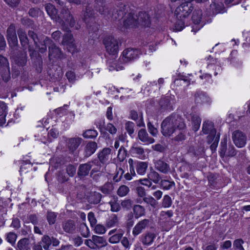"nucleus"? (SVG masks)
Instances as JSON below:
<instances>
[{"label":"nucleus","mask_w":250,"mask_h":250,"mask_svg":"<svg viewBox=\"0 0 250 250\" xmlns=\"http://www.w3.org/2000/svg\"><path fill=\"white\" fill-rule=\"evenodd\" d=\"M130 118L134 121H136L138 119H140L139 123L138 124V126H145V124L143 121V115L142 113H140L139 115L136 111L131 110L130 113Z\"/></svg>","instance_id":"a19ab883"},{"label":"nucleus","mask_w":250,"mask_h":250,"mask_svg":"<svg viewBox=\"0 0 250 250\" xmlns=\"http://www.w3.org/2000/svg\"><path fill=\"white\" fill-rule=\"evenodd\" d=\"M14 62L20 66L25 65L27 62L26 53L25 52H19L13 57Z\"/></svg>","instance_id":"b1692460"},{"label":"nucleus","mask_w":250,"mask_h":250,"mask_svg":"<svg viewBox=\"0 0 250 250\" xmlns=\"http://www.w3.org/2000/svg\"><path fill=\"white\" fill-rule=\"evenodd\" d=\"M58 180L61 183H64L69 180V178L62 171H60L57 173Z\"/></svg>","instance_id":"680f3d73"},{"label":"nucleus","mask_w":250,"mask_h":250,"mask_svg":"<svg viewBox=\"0 0 250 250\" xmlns=\"http://www.w3.org/2000/svg\"><path fill=\"white\" fill-rule=\"evenodd\" d=\"M172 201L171 198L168 195H165L162 200L161 203L162 207L168 208L171 206Z\"/></svg>","instance_id":"09e8293b"},{"label":"nucleus","mask_w":250,"mask_h":250,"mask_svg":"<svg viewBox=\"0 0 250 250\" xmlns=\"http://www.w3.org/2000/svg\"><path fill=\"white\" fill-rule=\"evenodd\" d=\"M113 189V185L110 182L106 183L99 188V190H101L103 193L105 194H111L112 192Z\"/></svg>","instance_id":"4c0bfd02"},{"label":"nucleus","mask_w":250,"mask_h":250,"mask_svg":"<svg viewBox=\"0 0 250 250\" xmlns=\"http://www.w3.org/2000/svg\"><path fill=\"white\" fill-rule=\"evenodd\" d=\"M228 147H227V146L226 141H225L224 142H222L220 151V155L222 158H223L226 155V154L228 151Z\"/></svg>","instance_id":"0e129e2a"},{"label":"nucleus","mask_w":250,"mask_h":250,"mask_svg":"<svg viewBox=\"0 0 250 250\" xmlns=\"http://www.w3.org/2000/svg\"><path fill=\"white\" fill-rule=\"evenodd\" d=\"M106 51L112 55L116 54L119 50V42L115 38L109 36L104 40Z\"/></svg>","instance_id":"20e7f679"},{"label":"nucleus","mask_w":250,"mask_h":250,"mask_svg":"<svg viewBox=\"0 0 250 250\" xmlns=\"http://www.w3.org/2000/svg\"><path fill=\"white\" fill-rule=\"evenodd\" d=\"M224 4L221 2H212L210 5V10L213 14H216L223 11Z\"/></svg>","instance_id":"c85d7f7f"},{"label":"nucleus","mask_w":250,"mask_h":250,"mask_svg":"<svg viewBox=\"0 0 250 250\" xmlns=\"http://www.w3.org/2000/svg\"><path fill=\"white\" fill-rule=\"evenodd\" d=\"M126 156L127 151L125 148L124 146H122L118 151L117 159L120 162H123L125 159Z\"/></svg>","instance_id":"8fccbe9b"},{"label":"nucleus","mask_w":250,"mask_h":250,"mask_svg":"<svg viewBox=\"0 0 250 250\" xmlns=\"http://www.w3.org/2000/svg\"><path fill=\"white\" fill-rule=\"evenodd\" d=\"M232 138L235 145L238 147H243L246 144L247 137L242 131L236 130L232 133Z\"/></svg>","instance_id":"0eeeda50"},{"label":"nucleus","mask_w":250,"mask_h":250,"mask_svg":"<svg viewBox=\"0 0 250 250\" xmlns=\"http://www.w3.org/2000/svg\"><path fill=\"white\" fill-rule=\"evenodd\" d=\"M244 243V242L242 239H236L233 242V247L236 250H244V248L243 247Z\"/></svg>","instance_id":"4d7b16f0"},{"label":"nucleus","mask_w":250,"mask_h":250,"mask_svg":"<svg viewBox=\"0 0 250 250\" xmlns=\"http://www.w3.org/2000/svg\"><path fill=\"white\" fill-rule=\"evenodd\" d=\"M97 148V144L95 142H88L85 146V156L88 157L93 154Z\"/></svg>","instance_id":"cd10ccee"},{"label":"nucleus","mask_w":250,"mask_h":250,"mask_svg":"<svg viewBox=\"0 0 250 250\" xmlns=\"http://www.w3.org/2000/svg\"><path fill=\"white\" fill-rule=\"evenodd\" d=\"M123 236V233H118L111 236L109 239V242L111 243L114 244L118 243Z\"/></svg>","instance_id":"bf43d9fd"},{"label":"nucleus","mask_w":250,"mask_h":250,"mask_svg":"<svg viewBox=\"0 0 250 250\" xmlns=\"http://www.w3.org/2000/svg\"><path fill=\"white\" fill-rule=\"evenodd\" d=\"M193 9L192 3L183 2L176 8L175 15L177 19H185L189 15Z\"/></svg>","instance_id":"7ed1b4c3"},{"label":"nucleus","mask_w":250,"mask_h":250,"mask_svg":"<svg viewBox=\"0 0 250 250\" xmlns=\"http://www.w3.org/2000/svg\"><path fill=\"white\" fill-rule=\"evenodd\" d=\"M143 201L146 203L147 204L150 205L152 208H157L158 206V202L156 201V200L151 197V196H147L145 197L143 199Z\"/></svg>","instance_id":"c03bdc74"},{"label":"nucleus","mask_w":250,"mask_h":250,"mask_svg":"<svg viewBox=\"0 0 250 250\" xmlns=\"http://www.w3.org/2000/svg\"><path fill=\"white\" fill-rule=\"evenodd\" d=\"M171 98L169 96L162 97L159 103L160 109L162 111L171 110L172 109Z\"/></svg>","instance_id":"dca6fc26"},{"label":"nucleus","mask_w":250,"mask_h":250,"mask_svg":"<svg viewBox=\"0 0 250 250\" xmlns=\"http://www.w3.org/2000/svg\"><path fill=\"white\" fill-rule=\"evenodd\" d=\"M131 152L137 155L140 159H144L145 158V151L143 148L139 146H133L130 149Z\"/></svg>","instance_id":"e433bc0d"},{"label":"nucleus","mask_w":250,"mask_h":250,"mask_svg":"<svg viewBox=\"0 0 250 250\" xmlns=\"http://www.w3.org/2000/svg\"><path fill=\"white\" fill-rule=\"evenodd\" d=\"M191 121L194 124V128L195 130H198L201 121L200 117L197 115L193 114L191 115Z\"/></svg>","instance_id":"864d4df0"},{"label":"nucleus","mask_w":250,"mask_h":250,"mask_svg":"<svg viewBox=\"0 0 250 250\" xmlns=\"http://www.w3.org/2000/svg\"><path fill=\"white\" fill-rule=\"evenodd\" d=\"M160 185L163 189L168 190L175 186V183L167 180H162Z\"/></svg>","instance_id":"49530a36"},{"label":"nucleus","mask_w":250,"mask_h":250,"mask_svg":"<svg viewBox=\"0 0 250 250\" xmlns=\"http://www.w3.org/2000/svg\"><path fill=\"white\" fill-rule=\"evenodd\" d=\"M195 101L197 103L203 104L209 102V98L204 93H196Z\"/></svg>","instance_id":"37998d69"},{"label":"nucleus","mask_w":250,"mask_h":250,"mask_svg":"<svg viewBox=\"0 0 250 250\" xmlns=\"http://www.w3.org/2000/svg\"><path fill=\"white\" fill-rule=\"evenodd\" d=\"M180 131L179 134L176 135L175 137L172 139V142H175L176 143H179V142L184 140L186 138L185 133L184 130H179Z\"/></svg>","instance_id":"603ef678"},{"label":"nucleus","mask_w":250,"mask_h":250,"mask_svg":"<svg viewBox=\"0 0 250 250\" xmlns=\"http://www.w3.org/2000/svg\"><path fill=\"white\" fill-rule=\"evenodd\" d=\"M137 19V26L139 25L149 26L150 24V18L148 14L144 12H140L138 15H136Z\"/></svg>","instance_id":"2eb2a0df"},{"label":"nucleus","mask_w":250,"mask_h":250,"mask_svg":"<svg viewBox=\"0 0 250 250\" xmlns=\"http://www.w3.org/2000/svg\"><path fill=\"white\" fill-rule=\"evenodd\" d=\"M92 238L97 247V249L104 247L107 244L106 240L103 237L93 235Z\"/></svg>","instance_id":"ea45409f"},{"label":"nucleus","mask_w":250,"mask_h":250,"mask_svg":"<svg viewBox=\"0 0 250 250\" xmlns=\"http://www.w3.org/2000/svg\"><path fill=\"white\" fill-rule=\"evenodd\" d=\"M58 19L56 21L62 22V25L66 26L64 23L63 20L67 22L71 27H74L75 25V21L73 16L71 14L68 9L64 7L61 11L60 15L58 16Z\"/></svg>","instance_id":"39448f33"},{"label":"nucleus","mask_w":250,"mask_h":250,"mask_svg":"<svg viewBox=\"0 0 250 250\" xmlns=\"http://www.w3.org/2000/svg\"><path fill=\"white\" fill-rule=\"evenodd\" d=\"M140 54L139 50L137 49L127 48L122 53V60L125 62H127L137 58Z\"/></svg>","instance_id":"6e6552de"},{"label":"nucleus","mask_w":250,"mask_h":250,"mask_svg":"<svg viewBox=\"0 0 250 250\" xmlns=\"http://www.w3.org/2000/svg\"><path fill=\"white\" fill-rule=\"evenodd\" d=\"M203 133L208 134L209 133L216 134V130L214 128V124L210 121H206L204 122L202 127Z\"/></svg>","instance_id":"393cba45"},{"label":"nucleus","mask_w":250,"mask_h":250,"mask_svg":"<svg viewBox=\"0 0 250 250\" xmlns=\"http://www.w3.org/2000/svg\"><path fill=\"white\" fill-rule=\"evenodd\" d=\"M7 39L9 44L15 46L18 43L16 27L14 24H11L7 29Z\"/></svg>","instance_id":"f8f14e48"},{"label":"nucleus","mask_w":250,"mask_h":250,"mask_svg":"<svg viewBox=\"0 0 250 250\" xmlns=\"http://www.w3.org/2000/svg\"><path fill=\"white\" fill-rule=\"evenodd\" d=\"M147 177L151 182L157 184L161 179L160 174L155 170H151L147 175Z\"/></svg>","instance_id":"79ce46f5"},{"label":"nucleus","mask_w":250,"mask_h":250,"mask_svg":"<svg viewBox=\"0 0 250 250\" xmlns=\"http://www.w3.org/2000/svg\"><path fill=\"white\" fill-rule=\"evenodd\" d=\"M191 167L190 165L185 164L182 166L179 170L181 173L180 176L182 178H188L189 176V172L191 171Z\"/></svg>","instance_id":"f704fd0d"},{"label":"nucleus","mask_w":250,"mask_h":250,"mask_svg":"<svg viewBox=\"0 0 250 250\" xmlns=\"http://www.w3.org/2000/svg\"><path fill=\"white\" fill-rule=\"evenodd\" d=\"M40 243L45 250H49V247L51 244L54 247L57 246L59 245L60 241L56 238L50 237L48 235H45L42 236Z\"/></svg>","instance_id":"9d476101"},{"label":"nucleus","mask_w":250,"mask_h":250,"mask_svg":"<svg viewBox=\"0 0 250 250\" xmlns=\"http://www.w3.org/2000/svg\"><path fill=\"white\" fill-rule=\"evenodd\" d=\"M64 45L66 46V48L69 52L73 53L76 51V45L74 43V40L72 42H69L68 43L64 44Z\"/></svg>","instance_id":"774afa93"},{"label":"nucleus","mask_w":250,"mask_h":250,"mask_svg":"<svg viewBox=\"0 0 250 250\" xmlns=\"http://www.w3.org/2000/svg\"><path fill=\"white\" fill-rule=\"evenodd\" d=\"M155 168L158 171L167 174L170 171L169 166L164 161L158 160L154 163Z\"/></svg>","instance_id":"412c9836"},{"label":"nucleus","mask_w":250,"mask_h":250,"mask_svg":"<svg viewBox=\"0 0 250 250\" xmlns=\"http://www.w3.org/2000/svg\"><path fill=\"white\" fill-rule=\"evenodd\" d=\"M129 191V188L125 185L121 186L117 190V194L120 197L126 196Z\"/></svg>","instance_id":"de8ad7c7"},{"label":"nucleus","mask_w":250,"mask_h":250,"mask_svg":"<svg viewBox=\"0 0 250 250\" xmlns=\"http://www.w3.org/2000/svg\"><path fill=\"white\" fill-rule=\"evenodd\" d=\"M62 228L66 232L73 233L76 229L75 222L73 220H68L63 224Z\"/></svg>","instance_id":"473e14b6"},{"label":"nucleus","mask_w":250,"mask_h":250,"mask_svg":"<svg viewBox=\"0 0 250 250\" xmlns=\"http://www.w3.org/2000/svg\"><path fill=\"white\" fill-rule=\"evenodd\" d=\"M57 214L53 211H48L46 213V219L50 225L55 224Z\"/></svg>","instance_id":"a18cd8bd"},{"label":"nucleus","mask_w":250,"mask_h":250,"mask_svg":"<svg viewBox=\"0 0 250 250\" xmlns=\"http://www.w3.org/2000/svg\"><path fill=\"white\" fill-rule=\"evenodd\" d=\"M173 211L171 210L167 211H162L160 213L158 223L164 227L165 224L169 221L170 218L173 216Z\"/></svg>","instance_id":"f3484780"},{"label":"nucleus","mask_w":250,"mask_h":250,"mask_svg":"<svg viewBox=\"0 0 250 250\" xmlns=\"http://www.w3.org/2000/svg\"><path fill=\"white\" fill-rule=\"evenodd\" d=\"M108 63L109 64V70L110 71H113L114 70H116L117 71H119L120 70H122L123 69V66H118L117 65V61L114 60H111L108 61Z\"/></svg>","instance_id":"3c124183"},{"label":"nucleus","mask_w":250,"mask_h":250,"mask_svg":"<svg viewBox=\"0 0 250 250\" xmlns=\"http://www.w3.org/2000/svg\"><path fill=\"white\" fill-rule=\"evenodd\" d=\"M105 0H95L97 4L96 6V10L102 15L104 18L111 21L120 20L124 16L125 12L126 6L123 5L121 7L122 9L115 10L113 6L110 4H105Z\"/></svg>","instance_id":"f03ea898"},{"label":"nucleus","mask_w":250,"mask_h":250,"mask_svg":"<svg viewBox=\"0 0 250 250\" xmlns=\"http://www.w3.org/2000/svg\"><path fill=\"white\" fill-rule=\"evenodd\" d=\"M133 211L136 218H139L145 216L146 210L144 207L139 205H135L133 206Z\"/></svg>","instance_id":"2f4dec72"},{"label":"nucleus","mask_w":250,"mask_h":250,"mask_svg":"<svg viewBox=\"0 0 250 250\" xmlns=\"http://www.w3.org/2000/svg\"><path fill=\"white\" fill-rule=\"evenodd\" d=\"M92 164H95V161H92L87 163L80 165L77 172L79 177L81 178L88 175L90 170L92 168Z\"/></svg>","instance_id":"4468645a"},{"label":"nucleus","mask_w":250,"mask_h":250,"mask_svg":"<svg viewBox=\"0 0 250 250\" xmlns=\"http://www.w3.org/2000/svg\"><path fill=\"white\" fill-rule=\"evenodd\" d=\"M134 224L133 214L132 212L129 213L127 215L126 225L127 228H131Z\"/></svg>","instance_id":"e2e57ef3"},{"label":"nucleus","mask_w":250,"mask_h":250,"mask_svg":"<svg viewBox=\"0 0 250 250\" xmlns=\"http://www.w3.org/2000/svg\"><path fill=\"white\" fill-rule=\"evenodd\" d=\"M83 139L80 137L71 138L67 140V145L71 151H74L81 144Z\"/></svg>","instance_id":"4be33fe9"},{"label":"nucleus","mask_w":250,"mask_h":250,"mask_svg":"<svg viewBox=\"0 0 250 250\" xmlns=\"http://www.w3.org/2000/svg\"><path fill=\"white\" fill-rule=\"evenodd\" d=\"M45 8L48 15L53 20H55L56 21L58 19V11L55 7L51 3H47L45 5Z\"/></svg>","instance_id":"a878e982"},{"label":"nucleus","mask_w":250,"mask_h":250,"mask_svg":"<svg viewBox=\"0 0 250 250\" xmlns=\"http://www.w3.org/2000/svg\"><path fill=\"white\" fill-rule=\"evenodd\" d=\"M52 43V41L49 38L46 37L43 41V44H42V46L39 47V51L41 53H43L47 50L46 45H50Z\"/></svg>","instance_id":"5fc2aeb1"},{"label":"nucleus","mask_w":250,"mask_h":250,"mask_svg":"<svg viewBox=\"0 0 250 250\" xmlns=\"http://www.w3.org/2000/svg\"><path fill=\"white\" fill-rule=\"evenodd\" d=\"M17 33L21 45L23 47L27 46L28 44L29 41L25 31L22 29L20 28L18 30Z\"/></svg>","instance_id":"c756f323"},{"label":"nucleus","mask_w":250,"mask_h":250,"mask_svg":"<svg viewBox=\"0 0 250 250\" xmlns=\"http://www.w3.org/2000/svg\"><path fill=\"white\" fill-rule=\"evenodd\" d=\"M49 57L55 58H61L62 55L60 48L57 47L53 42L48 47Z\"/></svg>","instance_id":"5701e85b"},{"label":"nucleus","mask_w":250,"mask_h":250,"mask_svg":"<svg viewBox=\"0 0 250 250\" xmlns=\"http://www.w3.org/2000/svg\"><path fill=\"white\" fill-rule=\"evenodd\" d=\"M134 124L131 122H128L125 125V128L128 134L131 136L134 133Z\"/></svg>","instance_id":"69168bd1"},{"label":"nucleus","mask_w":250,"mask_h":250,"mask_svg":"<svg viewBox=\"0 0 250 250\" xmlns=\"http://www.w3.org/2000/svg\"><path fill=\"white\" fill-rule=\"evenodd\" d=\"M155 235L150 232H147L144 234L142 237V242L144 245H149L153 241Z\"/></svg>","instance_id":"72a5a7b5"},{"label":"nucleus","mask_w":250,"mask_h":250,"mask_svg":"<svg viewBox=\"0 0 250 250\" xmlns=\"http://www.w3.org/2000/svg\"><path fill=\"white\" fill-rule=\"evenodd\" d=\"M111 151L110 148L105 147L99 153L98 158L102 163L104 164L108 161Z\"/></svg>","instance_id":"bb28decb"},{"label":"nucleus","mask_w":250,"mask_h":250,"mask_svg":"<svg viewBox=\"0 0 250 250\" xmlns=\"http://www.w3.org/2000/svg\"><path fill=\"white\" fill-rule=\"evenodd\" d=\"M61 29L66 32V33L63 36L62 41V44L63 45L74 40L72 35L69 32V29L67 26L62 25Z\"/></svg>","instance_id":"7c9ffc66"},{"label":"nucleus","mask_w":250,"mask_h":250,"mask_svg":"<svg viewBox=\"0 0 250 250\" xmlns=\"http://www.w3.org/2000/svg\"><path fill=\"white\" fill-rule=\"evenodd\" d=\"M136 15L132 12L128 13L124 20V25L125 27L137 26Z\"/></svg>","instance_id":"6ab92c4d"},{"label":"nucleus","mask_w":250,"mask_h":250,"mask_svg":"<svg viewBox=\"0 0 250 250\" xmlns=\"http://www.w3.org/2000/svg\"><path fill=\"white\" fill-rule=\"evenodd\" d=\"M132 204L133 201L130 199H125L121 203L122 208L127 210H129L132 208Z\"/></svg>","instance_id":"13d9d810"},{"label":"nucleus","mask_w":250,"mask_h":250,"mask_svg":"<svg viewBox=\"0 0 250 250\" xmlns=\"http://www.w3.org/2000/svg\"><path fill=\"white\" fill-rule=\"evenodd\" d=\"M148 167V163L146 162H140L136 164V169L138 174L144 175Z\"/></svg>","instance_id":"c9c22d12"},{"label":"nucleus","mask_w":250,"mask_h":250,"mask_svg":"<svg viewBox=\"0 0 250 250\" xmlns=\"http://www.w3.org/2000/svg\"><path fill=\"white\" fill-rule=\"evenodd\" d=\"M150 222V220L147 219H144L139 221L133 229V235L136 236L140 234L143 230L149 227Z\"/></svg>","instance_id":"9b49d317"},{"label":"nucleus","mask_w":250,"mask_h":250,"mask_svg":"<svg viewBox=\"0 0 250 250\" xmlns=\"http://www.w3.org/2000/svg\"><path fill=\"white\" fill-rule=\"evenodd\" d=\"M76 168L74 166L69 164L66 166V171L70 177H73L76 173Z\"/></svg>","instance_id":"052dcab7"},{"label":"nucleus","mask_w":250,"mask_h":250,"mask_svg":"<svg viewBox=\"0 0 250 250\" xmlns=\"http://www.w3.org/2000/svg\"><path fill=\"white\" fill-rule=\"evenodd\" d=\"M102 195L97 191H90L87 193L86 199L91 204H98L101 201Z\"/></svg>","instance_id":"a211bd4d"},{"label":"nucleus","mask_w":250,"mask_h":250,"mask_svg":"<svg viewBox=\"0 0 250 250\" xmlns=\"http://www.w3.org/2000/svg\"><path fill=\"white\" fill-rule=\"evenodd\" d=\"M202 17V11L201 9L195 10L193 13L192 21L194 25L192 26V31L196 32L199 30L203 26L200 24Z\"/></svg>","instance_id":"1a4fd4ad"},{"label":"nucleus","mask_w":250,"mask_h":250,"mask_svg":"<svg viewBox=\"0 0 250 250\" xmlns=\"http://www.w3.org/2000/svg\"><path fill=\"white\" fill-rule=\"evenodd\" d=\"M21 23L24 26L33 28V21L27 18H23L21 19Z\"/></svg>","instance_id":"338daca9"},{"label":"nucleus","mask_w":250,"mask_h":250,"mask_svg":"<svg viewBox=\"0 0 250 250\" xmlns=\"http://www.w3.org/2000/svg\"><path fill=\"white\" fill-rule=\"evenodd\" d=\"M185 128L186 125L183 119L175 113L166 117L161 125V132L166 137H170L177 130H184Z\"/></svg>","instance_id":"f257e3e1"},{"label":"nucleus","mask_w":250,"mask_h":250,"mask_svg":"<svg viewBox=\"0 0 250 250\" xmlns=\"http://www.w3.org/2000/svg\"><path fill=\"white\" fill-rule=\"evenodd\" d=\"M138 137L141 142L146 144H152L154 142V139L148 136V133L145 129H141L139 131Z\"/></svg>","instance_id":"aec40b11"},{"label":"nucleus","mask_w":250,"mask_h":250,"mask_svg":"<svg viewBox=\"0 0 250 250\" xmlns=\"http://www.w3.org/2000/svg\"><path fill=\"white\" fill-rule=\"evenodd\" d=\"M98 135L97 131L93 129H88L86 130L83 133V136L86 138H93Z\"/></svg>","instance_id":"6e6d98bb"},{"label":"nucleus","mask_w":250,"mask_h":250,"mask_svg":"<svg viewBox=\"0 0 250 250\" xmlns=\"http://www.w3.org/2000/svg\"><path fill=\"white\" fill-rule=\"evenodd\" d=\"M83 20L87 26L90 27L92 23L95 22L94 12L93 9L87 6L83 13Z\"/></svg>","instance_id":"ddd939ff"},{"label":"nucleus","mask_w":250,"mask_h":250,"mask_svg":"<svg viewBox=\"0 0 250 250\" xmlns=\"http://www.w3.org/2000/svg\"><path fill=\"white\" fill-rule=\"evenodd\" d=\"M29 239L27 238H24L21 239L17 243L18 250H28Z\"/></svg>","instance_id":"58836bf2"},{"label":"nucleus","mask_w":250,"mask_h":250,"mask_svg":"<svg viewBox=\"0 0 250 250\" xmlns=\"http://www.w3.org/2000/svg\"><path fill=\"white\" fill-rule=\"evenodd\" d=\"M0 74L2 80L7 82L10 79V73L8 60L5 57L0 55Z\"/></svg>","instance_id":"423d86ee"}]
</instances>
